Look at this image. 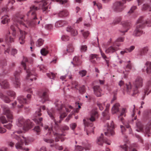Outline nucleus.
Instances as JSON below:
<instances>
[{
	"instance_id": "f257e3e1",
	"label": "nucleus",
	"mask_w": 151,
	"mask_h": 151,
	"mask_svg": "<svg viewBox=\"0 0 151 151\" xmlns=\"http://www.w3.org/2000/svg\"><path fill=\"white\" fill-rule=\"evenodd\" d=\"M38 9L37 7L35 5H32L30 7V10L27 14V16L30 20L27 22V24L23 22L24 20V16L16 18V22L19 23L20 26L24 28H27L28 27H34L36 24H39L40 22L37 17L36 13V11Z\"/></svg>"
},
{
	"instance_id": "f03ea898",
	"label": "nucleus",
	"mask_w": 151,
	"mask_h": 151,
	"mask_svg": "<svg viewBox=\"0 0 151 151\" xmlns=\"http://www.w3.org/2000/svg\"><path fill=\"white\" fill-rule=\"evenodd\" d=\"M47 113L52 119H54L55 124L53 127L52 128H49L48 126H45L44 127L45 129L48 131L49 134H50L51 133L52 131L55 137V139L56 142L58 141L60 139H61V141L62 142L64 141V139L63 138V135L64 136L65 135L58 134L57 132H55V131L57 132L59 129V126L58 124V122L60 123L63 118L66 116L67 114L65 112H64L61 114L60 116V120L58 122H56L55 119H54V115L55 114V110L54 109L52 108L50 110H48L47 111Z\"/></svg>"
},
{
	"instance_id": "7ed1b4c3",
	"label": "nucleus",
	"mask_w": 151,
	"mask_h": 151,
	"mask_svg": "<svg viewBox=\"0 0 151 151\" xmlns=\"http://www.w3.org/2000/svg\"><path fill=\"white\" fill-rule=\"evenodd\" d=\"M135 86V88H132L130 83L126 85L124 89L128 94L132 96L137 93L138 92V88L142 87L143 85V79L140 77H138L136 79L135 81L133 83Z\"/></svg>"
},
{
	"instance_id": "20e7f679",
	"label": "nucleus",
	"mask_w": 151,
	"mask_h": 151,
	"mask_svg": "<svg viewBox=\"0 0 151 151\" xmlns=\"http://www.w3.org/2000/svg\"><path fill=\"white\" fill-rule=\"evenodd\" d=\"M22 132L21 131L14 132L11 134V137L13 139H15L18 141V142L15 145L17 149L23 150V151H28L29 149L28 148L24 149L22 146L24 142L25 145H28V138L25 137L24 136H19L17 134H20Z\"/></svg>"
},
{
	"instance_id": "39448f33",
	"label": "nucleus",
	"mask_w": 151,
	"mask_h": 151,
	"mask_svg": "<svg viewBox=\"0 0 151 151\" xmlns=\"http://www.w3.org/2000/svg\"><path fill=\"white\" fill-rule=\"evenodd\" d=\"M146 24L148 27L151 26V19L149 21H144V18L143 17H140L136 22V28L134 30L133 35L135 36H139L143 33L142 30Z\"/></svg>"
},
{
	"instance_id": "423d86ee",
	"label": "nucleus",
	"mask_w": 151,
	"mask_h": 151,
	"mask_svg": "<svg viewBox=\"0 0 151 151\" xmlns=\"http://www.w3.org/2000/svg\"><path fill=\"white\" fill-rule=\"evenodd\" d=\"M27 61L28 60L27 58H24L22 62L21 65L24 67V69L26 70L27 73V79H30V81H32L34 79L35 80L36 79L35 77L36 74L34 70H30L29 69H27L25 63L27 62Z\"/></svg>"
},
{
	"instance_id": "0eeeda50",
	"label": "nucleus",
	"mask_w": 151,
	"mask_h": 151,
	"mask_svg": "<svg viewBox=\"0 0 151 151\" xmlns=\"http://www.w3.org/2000/svg\"><path fill=\"white\" fill-rule=\"evenodd\" d=\"M17 124L18 127L23 126L24 130L25 131H27L31 129L32 126V123L29 120H27L26 122L23 118L19 119Z\"/></svg>"
},
{
	"instance_id": "6e6552de",
	"label": "nucleus",
	"mask_w": 151,
	"mask_h": 151,
	"mask_svg": "<svg viewBox=\"0 0 151 151\" xmlns=\"http://www.w3.org/2000/svg\"><path fill=\"white\" fill-rule=\"evenodd\" d=\"M41 108L43 110H44L45 109V106H42L41 107L40 109L38 110V111H36L34 116L35 118L33 119V120L35 123L42 126L43 124L42 123V117L38 118L39 116H40L41 115V114L40 113Z\"/></svg>"
},
{
	"instance_id": "1a4fd4ad",
	"label": "nucleus",
	"mask_w": 151,
	"mask_h": 151,
	"mask_svg": "<svg viewBox=\"0 0 151 151\" xmlns=\"http://www.w3.org/2000/svg\"><path fill=\"white\" fill-rule=\"evenodd\" d=\"M18 104L17 102L15 101L12 103V108H14L16 107V105L18 108H21L23 107L24 104L27 103V101L26 99L24 98L23 96H19L17 98Z\"/></svg>"
},
{
	"instance_id": "9d476101",
	"label": "nucleus",
	"mask_w": 151,
	"mask_h": 151,
	"mask_svg": "<svg viewBox=\"0 0 151 151\" xmlns=\"http://www.w3.org/2000/svg\"><path fill=\"white\" fill-rule=\"evenodd\" d=\"M35 3H37L39 5L40 8L42 9L43 12L45 13L49 11L48 8V3L47 0H44L41 1H36Z\"/></svg>"
},
{
	"instance_id": "9b49d317",
	"label": "nucleus",
	"mask_w": 151,
	"mask_h": 151,
	"mask_svg": "<svg viewBox=\"0 0 151 151\" xmlns=\"http://www.w3.org/2000/svg\"><path fill=\"white\" fill-rule=\"evenodd\" d=\"M114 124L112 121L110 123H107V132H105V134L108 136L114 135Z\"/></svg>"
},
{
	"instance_id": "f8f14e48",
	"label": "nucleus",
	"mask_w": 151,
	"mask_h": 151,
	"mask_svg": "<svg viewBox=\"0 0 151 151\" xmlns=\"http://www.w3.org/2000/svg\"><path fill=\"white\" fill-rule=\"evenodd\" d=\"M122 24L123 26L122 29H120L119 31L124 35L126 32L130 28L131 23L130 22L126 21L122 22Z\"/></svg>"
},
{
	"instance_id": "ddd939ff",
	"label": "nucleus",
	"mask_w": 151,
	"mask_h": 151,
	"mask_svg": "<svg viewBox=\"0 0 151 151\" xmlns=\"http://www.w3.org/2000/svg\"><path fill=\"white\" fill-rule=\"evenodd\" d=\"M19 74L20 72L17 71H15L14 73V79L13 82L14 86L16 88L19 87L21 85L19 77Z\"/></svg>"
},
{
	"instance_id": "4468645a",
	"label": "nucleus",
	"mask_w": 151,
	"mask_h": 151,
	"mask_svg": "<svg viewBox=\"0 0 151 151\" xmlns=\"http://www.w3.org/2000/svg\"><path fill=\"white\" fill-rule=\"evenodd\" d=\"M55 106L58 108V110H60L63 109L64 108L67 112L70 111L73 108L71 106H69L68 107L65 106L64 107L63 105L62 104L61 101L59 100H57L55 103Z\"/></svg>"
},
{
	"instance_id": "2eb2a0df",
	"label": "nucleus",
	"mask_w": 151,
	"mask_h": 151,
	"mask_svg": "<svg viewBox=\"0 0 151 151\" xmlns=\"http://www.w3.org/2000/svg\"><path fill=\"white\" fill-rule=\"evenodd\" d=\"M3 110V113L6 115L8 119H12L13 118L12 113L10 111L9 109L6 106L2 107Z\"/></svg>"
},
{
	"instance_id": "dca6fc26",
	"label": "nucleus",
	"mask_w": 151,
	"mask_h": 151,
	"mask_svg": "<svg viewBox=\"0 0 151 151\" xmlns=\"http://www.w3.org/2000/svg\"><path fill=\"white\" fill-rule=\"evenodd\" d=\"M103 134H101V136L97 139V143L99 145H102L104 142L108 145H110V141L105 138L103 139Z\"/></svg>"
},
{
	"instance_id": "f3484780",
	"label": "nucleus",
	"mask_w": 151,
	"mask_h": 151,
	"mask_svg": "<svg viewBox=\"0 0 151 151\" xmlns=\"http://www.w3.org/2000/svg\"><path fill=\"white\" fill-rule=\"evenodd\" d=\"M126 109L125 108H123L122 110L120 115L119 116V120H120L121 122L124 123V126L127 128L129 127V125L127 124H125L123 122V116H126Z\"/></svg>"
},
{
	"instance_id": "a211bd4d",
	"label": "nucleus",
	"mask_w": 151,
	"mask_h": 151,
	"mask_svg": "<svg viewBox=\"0 0 151 151\" xmlns=\"http://www.w3.org/2000/svg\"><path fill=\"white\" fill-rule=\"evenodd\" d=\"M38 95L42 99V103H44L45 101L48 100V96L47 92L43 91L39 92Z\"/></svg>"
},
{
	"instance_id": "6ab92c4d",
	"label": "nucleus",
	"mask_w": 151,
	"mask_h": 151,
	"mask_svg": "<svg viewBox=\"0 0 151 151\" xmlns=\"http://www.w3.org/2000/svg\"><path fill=\"white\" fill-rule=\"evenodd\" d=\"M10 52L11 54L14 56L17 53V50L16 49L12 48L9 46L8 48L5 49L4 53L6 55H9Z\"/></svg>"
},
{
	"instance_id": "aec40b11",
	"label": "nucleus",
	"mask_w": 151,
	"mask_h": 151,
	"mask_svg": "<svg viewBox=\"0 0 151 151\" xmlns=\"http://www.w3.org/2000/svg\"><path fill=\"white\" fill-rule=\"evenodd\" d=\"M20 35L19 37V40L20 44H23L25 42V35L27 34V33L21 30H20Z\"/></svg>"
},
{
	"instance_id": "412c9836",
	"label": "nucleus",
	"mask_w": 151,
	"mask_h": 151,
	"mask_svg": "<svg viewBox=\"0 0 151 151\" xmlns=\"http://www.w3.org/2000/svg\"><path fill=\"white\" fill-rule=\"evenodd\" d=\"M151 92V83L150 81H149L146 86V87L145 90V94L142 98L143 100L145 97V95L147 94V95Z\"/></svg>"
},
{
	"instance_id": "4be33fe9",
	"label": "nucleus",
	"mask_w": 151,
	"mask_h": 151,
	"mask_svg": "<svg viewBox=\"0 0 151 151\" xmlns=\"http://www.w3.org/2000/svg\"><path fill=\"white\" fill-rule=\"evenodd\" d=\"M110 106L109 104H107L105 111L103 112L102 114L105 119L107 120L110 119V116L109 113V109Z\"/></svg>"
},
{
	"instance_id": "5701e85b",
	"label": "nucleus",
	"mask_w": 151,
	"mask_h": 151,
	"mask_svg": "<svg viewBox=\"0 0 151 151\" xmlns=\"http://www.w3.org/2000/svg\"><path fill=\"white\" fill-rule=\"evenodd\" d=\"M93 90L95 94L98 97H99L101 95V90L99 86H94Z\"/></svg>"
},
{
	"instance_id": "b1692460",
	"label": "nucleus",
	"mask_w": 151,
	"mask_h": 151,
	"mask_svg": "<svg viewBox=\"0 0 151 151\" xmlns=\"http://www.w3.org/2000/svg\"><path fill=\"white\" fill-rule=\"evenodd\" d=\"M132 68V64L130 63V61H129L128 62V64H127L125 68V71H123V73L124 75V76L125 78L127 77V74L125 73V72L129 73L130 70H131Z\"/></svg>"
},
{
	"instance_id": "393cba45",
	"label": "nucleus",
	"mask_w": 151,
	"mask_h": 151,
	"mask_svg": "<svg viewBox=\"0 0 151 151\" xmlns=\"http://www.w3.org/2000/svg\"><path fill=\"white\" fill-rule=\"evenodd\" d=\"M10 18L8 15H5L1 17V22L3 24H5L10 22Z\"/></svg>"
},
{
	"instance_id": "a878e982",
	"label": "nucleus",
	"mask_w": 151,
	"mask_h": 151,
	"mask_svg": "<svg viewBox=\"0 0 151 151\" xmlns=\"http://www.w3.org/2000/svg\"><path fill=\"white\" fill-rule=\"evenodd\" d=\"M149 50V48L148 47H145L141 49L139 51L138 55L142 56L145 55L147 53Z\"/></svg>"
},
{
	"instance_id": "bb28decb",
	"label": "nucleus",
	"mask_w": 151,
	"mask_h": 151,
	"mask_svg": "<svg viewBox=\"0 0 151 151\" xmlns=\"http://www.w3.org/2000/svg\"><path fill=\"white\" fill-rule=\"evenodd\" d=\"M98 114L97 111L96 110H92L91 111V117L90 118V120L91 122H93L95 120V119L98 117Z\"/></svg>"
},
{
	"instance_id": "cd10ccee",
	"label": "nucleus",
	"mask_w": 151,
	"mask_h": 151,
	"mask_svg": "<svg viewBox=\"0 0 151 151\" xmlns=\"http://www.w3.org/2000/svg\"><path fill=\"white\" fill-rule=\"evenodd\" d=\"M113 46H111L109 47L105 50V52L106 53H112L118 50L117 47Z\"/></svg>"
},
{
	"instance_id": "c85d7f7f",
	"label": "nucleus",
	"mask_w": 151,
	"mask_h": 151,
	"mask_svg": "<svg viewBox=\"0 0 151 151\" xmlns=\"http://www.w3.org/2000/svg\"><path fill=\"white\" fill-rule=\"evenodd\" d=\"M151 128V122L150 124H148L146 126V127L144 130V133H145V135L149 137L150 136V129Z\"/></svg>"
},
{
	"instance_id": "c756f323",
	"label": "nucleus",
	"mask_w": 151,
	"mask_h": 151,
	"mask_svg": "<svg viewBox=\"0 0 151 151\" xmlns=\"http://www.w3.org/2000/svg\"><path fill=\"white\" fill-rule=\"evenodd\" d=\"M73 61V62H72L71 63L74 66H78L81 65L82 63V62L79 60L77 56H75L74 58Z\"/></svg>"
},
{
	"instance_id": "7c9ffc66",
	"label": "nucleus",
	"mask_w": 151,
	"mask_h": 151,
	"mask_svg": "<svg viewBox=\"0 0 151 151\" xmlns=\"http://www.w3.org/2000/svg\"><path fill=\"white\" fill-rule=\"evenodd\" d=\"M12 35L13 36V37H12L11 36H7L6 38V39L7 41L10 42H12L14 41V39L16 36V30L14 31H13Z\"/></svg>"
},
{
	"instance_id": "2f4dec72",
	"label": "nucleus",
	"mask_w": 151,
	"mask_h": 151,
	"mask_svg": "<svg viewBox=\"0 0 151 151\" xmlns=\"http://www.w3.org/2000/svg\"><path fill=\"white\" fill-rule=\"evenodd\" d=\"M74 51V48L71 44H69L67 47L66 51H64L63 52L64 54L66 55L67 54V53H70L73 52Z\"/></svg>"
},
{
	"instance_id": "473e14b6",
	"label": "nucleus",
	"mask_w": 151,
	"mask_h": 151,
	"mask_svg": "<svg viewBox=\"0 0 151 151\" xmlns=\"http://www.w3.org/2000/svg\"><path fill=\"white\" fill-rule=\"evenodd\" d=\"M67 30L68 32H70L71 35L73 36H76L78 34L77 31L76 30L73 29L70 26L68 27L67 28Z\"/></svg>"
},
{
	"instance_id": "72a5a7b5",
	"label": "nucleus",
	"mask_w": 151,
	"mask_h": 151,
	"mask_svg": "<svg viewBox=\"0 0 151 151\" xmlns=\"http://www.w3.org/2000/svg\"><path fill=\"white\" fill-rule=\"evenodd\" d=\"M90 57V61L93 64H96V60L99 58L98 55L96 54H91Z\"/></svg>"
},
{
	"instance_id": "f704fd0d",
	"label": "nucleus",
	"mask_w": 151,
	"mask_h": 151,
	"mask_svg": "<svg viewBox=\"0 0 151 151\" xmlns=\"http://www.w3.org/2000/svg\"><path fill=\"white\" fill-rule=\"evenodd\" d=\"M136 126L137 128L136 129L137 131L140 132L142 130L143 125L138 120H137L136 122Z\"/></svg>"
},
{
	"instance_id": "c9c22d12",
	"label": "nucleus",
	"mask_w": 151,
	"mask_h": 151,
	"mask_svg": "<svg viewBox=\"0 0 151 151\" xmlns=\"http://www.w3.org/2000/svg\"><path fill=\"white\" fill-rule=\"evenodd\" d=\"M124 40V38L123 37H119L118 38L114 43V45L118 47L120 46L121 45V44L119 43V42H123Z\"/></svg>"
},
{
	"instance_id": "e433bc0d",
	"label": "nucleus",
	"mask_w": 151,
	"mask_h": 151,
	"mask_svg": "<svg viewBox=\"0 0 151 151\" xmlns=\"http://www.w3.org/2000/svg\"><path fill=\"white\" fill-rule=\"evenodd\" d=\"M119 104L118 103H116L114 105L111 109L112 114H114L119 111Z\"/></svg>"
},
{
	"instance_id": "4c0bfd02",
	"label": "nucleus",
	"mask_w": 151,
	"mask_h": 151,
	"mask_svg": "<svg viewBox=\"0 0 151 151\" xmlns=\"http://www.w3.org/2000/svg\"><path fill=\"white\" fill-rule=\"evenodd\" d=\"M67 24V22L65 21H59L55 23V26L56 27H60L63 26Z\"/></svg>"
},
{
	"instance_id": "58836bf2",
	"label": "nucleus",
	"mask_w": 151,
	"mask_h": 151,
	"mask_svg": "<svg viewBox=\"0 0 151 151\" xmlns=\"http://www.w3.org/2000/svg\"><path fill=\"white\" fill-rule=\"evenodd\" d=\"M0 98L6 103H9L11 101L10 99L8 97L1 93H0Z\"/></svg>"
},
{
	"instance_id": "ea45409f",
	"label": "nucleus",
	"mask_w": 151,
	"mask_h": 151,
	"mask_svg": "<svg viewBox=\"0 0 151 151\" xmlns=\"http://www.w3.org/2000/svg\"><path fill=\"white\" fill-rule=\"evenodd\" d=\"M0 83L1 87L3 88H7L9 87V83L6 80L2 81Z\"/></svg>"
},
{
	"instance_id": "a19ab883",
	"label": "nucleus",
	"mask_w": 151,
	"mask_h": 151,
	"mask_svg": "<svg viewBox=\"0 0 151 151\" xmlns=\"http://www.w3.org/2000/svg\"><path fill=\"white\" fill-rule=\"evenodd\" d=\"M142 11L146 10L151 11V0H150V5H149L147 4H144L142 6Z\"/></svg>"
},
{
	"instance_id": "79ce46f5",
	"label": "nucleus",
	"mask_w": 151,
	"mask_h": 151,
	"mask_svg": "<svg viewBox=\"0 0 151 151\" xmlns=\"http://www.w3.org/2000/svg\"><path fill=\"white\" fill-rule=\"evenodd\" d=\"M69 14V13L68 11L66 10H64L61 11L58 14V16L61 17H66Z\"/></svg>"
},
{
	"instance_id": "37998d69",
	"label": "nucleus",
	"mask_w": 151,
	"mask_h": 151,
	"mask_svg": "<svg viewBox=\"0 0 151 151\" xmlns=\"http://www.w3.org/2000/svg\"><path fill=\"white\" fill-rule=\"evenodd\" d=\"M48 49V47L47 46L45 47L42 48L40 50V53L41 55L44 56L46 55L49 52Z\"/></svg>"
},
{
	"instance_id": "c03bdc74",
	"label": "nucleus",
	"mask_w": 151,
	"mask_h": 151,
	"mask_svg": "<svg viewBox=\"0 0 151 151\" xmlns=\"http://www.w3.org/2000/svg\"><path fill=\"white\" fill-rule=\"evenodd\" d=\"M100 51L102 57L105 60L107 66L108 67L109 66V60L107 59H108V58L107 57L104 53L100 49Z\"/></svg>"
},
{
	"instance_id": "a18cd8bd",
	"label": "nucleus",
	"mask_w": 151,
	"mask_h": 151,
	"mask_svg": "<svg viewBox=\"0 0 151 151\" xmlns=\"http://www.w3.org/2000/svg\"><path fill=\"white\" fill-rule=\"evenodd\" d=\"M145 65L147 66L146 70L147 74H150L151 73V62H147Z\"/></svg>"
},
{
	"instance_id": "49530a36",
	"label": "nucleus",
	"mask_w": 151,
	"mask_h": 151,
	"mask_svg": "<svg viewBox=\"0 0 151 151\" xmlns=\"http://www.w3.org/2000/svg\"><path fill=\"white\" fill-rule=\"evenodd\" d=\"M120 147L121 148L125 151H137L135 149H131L130 148H129L127 145L126 144L124 145H121Z\"/></svg>"
},
{
	"instance_id": "de8ad7c7",
	"label": "nucleus",
	"mask_w": 151,
	"mask_h": 151,
	"mask_svg": "<svg viewBox=\"0 0 151 151\" xmlns=\"http://www.w3.org/2000/svg\"><path fill=\"white\" fill-rule=\"evenodd\" d=\"M44 42V40L40 38L36 42V45L37 47H40L43 45Z\"/></svg>"
},
{
	"instance_id": "09e8293b",
	"label": "nucleus",
	"mask_w": 151,
	"mask_h": 151,
	"mask_svg": "<svg viewBox=\"0 0 151 151\" xmlns=\"http://www.w3.org/2000/svg\"><path fill=\"white\" fill-rule=\"evenodd\" d=\"M71 88H72L78 89V83L75 81H73L71 83Z\"/></svg>"
},
{
	"instance_id": "8fccbe9b",
	"label": "nucleus",
	"mask_w": 151,
	"mask_h": 151,
	"mask_svg": "<svg viewBox=\"0 0 151 151\" xmlns=\"http://www.w3.org/2000/svg\"><path fill=\"white\" fill-rule=\"evenodd\" d=\"M6 94L9 96L12 97H13L14 99L15 97V93L13 91L11 90H9L6 92Z\"/></svg>"
},
{
	"instance_id": "3c124183",
	"label": "nucleus",
	"mask_w": 151,
	"mask_h": 151,
	"mask_svg": "<svg viewBox=\"0 0 151 151\" xmlns=\"http://www.w3.org/2000/svg\"><path fill=\"white\" fill-rule=\"evenodd\" d=\"M81 32H82L83 37L85 38H86L89 34V32L88 31H84L83 30H81Z\"/></svg>"
},
{
	"instance_id": "603ef678",
	"label": "nucleus",
	"mask_w": 151,
	"mask_h": 151,
	"mask_svg": "<svg viewBox=\"0 0 151 151\" xmlns=\"http://www.w3.org/2000/svg\"><path fill=\"white\" fill-rule=\"evenodd\" d=\"M0 122H1L3 124L7 122V121L5 116H2L0 117Z\"/></svg>"
},
{
	"instance_id": "864d4df0",
	"label": "nucleus",
	"mask_w": 151,
	"mask_h": 151,
	"mask_svg": "<svg viewBox=\"0 0 151 151\" xmlns=\"http://www.w3.org/2000/svg\"><path fill=\"white\" fill-rule=\"evenodd\" d=\"M34 130L35 132H36L37 134H39L41 131V129L39 126H37L35 127Z\"/></svg>"
},
{
	"instance_id": "5fc2aeb1",
	"label": "nucleus",
	"mask_w": 151,
	"mask_h": 151,
	"mask_svg": "<svg viewBox=\"0 0 151 151\" xmlns=\"http://www.w3.org/2000/svg\"><path fill=\"white\" fill-rule=\"evenodd\" d=\"M47 76L50 78L54 79L55 77V75L52 73H47Z\"/></svg>"
},
{
	"instance_id": "6e6d98bb",
	"label": "nucleus",
	"mask_w": 151,
	"mask_h": 151,
	"mask_svg": "<svg viewBox=\"0 0 151 151\" xmlns=\"http://www.w3.org/2000/svg\"><path fill=\"white\" fill-rule=\"evenodd\" d=\"M61 39L63 41H67L69 40V37L68 36L64 35L62 36Z\"/></svg>"
},
{
	"instance_id": "4d7b16f0",
	"label": "nucleus",
	"mask_w": 151,
	"mask_h": 151,
	"mask_svg": "<svg viewBox=\"0 0 151 151\" xmlns=\"http://www.w3.org/2000/svg\"><path fill=\"white\" fill-rule=\"evenodd\" d=\"M97 104L100 110L101 111L103 109L105 106L104 104H102L99 102L97 103Z\"/></svg>"
},
{
	"instance_id": "13d9d810",
	"label": "nucleus",
	"mask_w": 151,
	"mask_h": 151,
	"mask_svg": "<svg viewBox=\"0 0 151 151\" xmlns=\"http://www.w3.org/2000/svg\"><path fill=\"white\" fill-rule=\"evenodd\" d=\"M146 115L149 119L151 120V110H149L147 111Z\"/></svg>"
},
{
	"instance_id": "bf43d9fd",
	"label": "nucleus",
	"mask_w": 151,
	"mask_h": 151,
	"mask_svg": "<svg viewBox=\"0 0 151 151\" xmlns=\"http://www.w3.org/2000/svg\"><path fill=\"white\" fill-rule=\"evenodd\" d=\"M75 149L76 151H81L83 150L84 148L80 145L75 146Z\"/></svg>"
},
{
	"instance_id": "052dcab7",
	"label": "nucleus",
	"mask_w": 151,
	"mask_h": 151,
	"mask_svg": "<svg viewBox=\"0 0 151 151\" xmlns=\"http://www.w3.org/2000/svg\"><path fill=\"white\" fill-rule=\"evenodd\" d=\"M7 73V71L4 68H2L1 72H0V76L6 75Z\"/></svg>"
},
{
	"instance_id": "680f3d73",
	"label": "nucleus",
	"mask_w": 151,
	"mask_h": 151,
	"mask_svg": "<svg viewBox=\"0 0 151 151\" xmlns=\"http://www.w3.org/2000/svg\"><path fill=\"white\" fill-rule=\"evenodd\" d=\"M79 91L81 94H83L85 92V86H83L80 87L79 89Z\"/></svg>"
},
{
	"instance_id": "e2e57ef3",
	"label": "nucleus",
	"mask_w": 151,
	"mask_h": 151,
	"mask_svg": "<svg viewBox=\"0 0 151 151\" xmlns=\"http://www.w3.org/2000/svg\"><path fill=\"white\" fill-rule=\"evenodd\" d=\"M39 68L40 71H42L43 72H45L47 70L46 67L44 65H41L40 67Z\"/></svg>"
},
{
	"instance_id": "0e129e2a",
	"label": "nucleus",
	"mask_w": 151,
	"mask_h": 151,
	"mask_svg": "<svg viewBox=\"0 0 151 151\" xmlns=\"http://www.w3.org/2000/svg\"><path fill=\"white\" fill-rule=\"evenodd\" d=\"M87 47L86 45H82L81 48V51L82 52H85L87 50Z\"/></svg>"
},
{
	"instance_id": "69168bd1",
	"label": "nucleus",
	"mask_w": 151,
	"mask_h": 151,
	"mask_svg": "<svg viewBox=\"0 0 151 151\" xmlns=\"http://www.w3.org/2000/svg\"><path fill=\"white\" fill-rule=\"evenodd\" d=\"M7 65V63L5 60H2L0 62V65L3 67L6 66Z\"/></svg>"
},
{
	"instance_id": "338daca9",
	"label": "nucleus",
	"mask_w": 151,
	"mask_h": 151,
	"mask_svg": "<svg viewBox=\"0 0 151 151\" xmlns=\"http://www.w3.org/2000/svg\"><path fill=\"white\" fill-rule=\"evenodd\" d=\"M6 131V130L4 128L1 127L0 125V134H3L5 133Z\"/></svg>"
},
{
	"instance_id": "774afa93",
	"label": "nucleus",
	"mask_w": 151,
	"mask_h": 151,
	"mask_svg": "<svg viewBox=\"0 0 151 151\" xmlns=\"http://www.w3.org/2000/svg\"><path fill=\"white\" fill-rule=\"evenodd\" d=\"M135 48V46H132L129 48L126 49V50H127L129 52H131Z\"/></svg>"
}]
</instances>
